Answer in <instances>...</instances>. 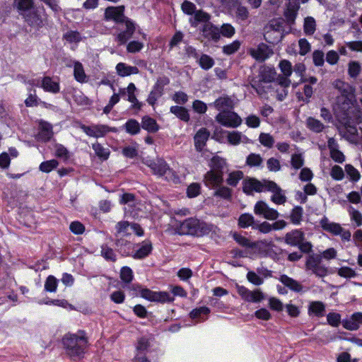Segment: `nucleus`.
Returning <instances> with one entry per match:
<instances>
[{"label":"nucleus","instance_id":"nucleus-1","mask_svg":"<svg viewBox=\"0 0 362 362\" xmlns=\"http://www.w3.org/2000/svg\"><path fill=\"white\" fill-rule=\"evenodd\" d=\"M62 344L65 354L73 361L83 358L89 345L88 338L83 330L64 334Z\"/></svg>","mask_w":362,"mask_h":362},{"label":"nucleus","instance_id":"nucleus-2","mask_svg":"<svg viewBox=\"0 0 362 362\" xmlns=\"http://www.w3.org/2000/svg\"><path fill=\"white\" fill-rule=\"evenodd\" d=\"M333 86L339 93L337 97L336 105L346 115H349V109L355 102L354 88L349 83L340 79L334 81Z\"/></svg>","mask_w":362,"mask_h":362},{"label":"nucleus","instance_id":"nucleus-3","mask_svg":"<svg viewBox=\"0 0 362 362\" xmlns=\"http://www.w3.org/2000/svg\"><path fill=\"white\" fill-rule=\"evenodd\" d=\"M214 226L201 221L197 218H189L181 222L177 227V233L180 235L204 236L209 234Z\"/></svg>","mask_w":362,"mask_h":362},{"label":"nucleus","instance_id":"nucleus-4","mask_svg":"<svg viewBox=\"0 0 362 362\" xmlns=\"http://www.w3.org/2000/svg\"><path fill=\"white\" fill-rule=\"evenodd\" d=\"M145 163L151 168L153 174L159 177H164L168 182H173V183H178L180 182L179 177L169 168L164 160L161 158L153 160H148Z\"/></svg>","mask_w":362,"mask_h":362},{"label":"nucleus","instance_id":"nucleus-5","mask_svg":"<svg viewBox=\"0 0 362 362\" xmlns=\"http://www.w3.org/2000/svg\"><path fill=\"white\" fill-rule=\"evenodd\" d=\"M135 233L138 236H141L144 234L143 230L141 226L137 223H129L128 221H119L115 226V236L117 238L116 245L119 246L123 245V240L121 239Z\"/></svg>","mask_w":362,"mask_h":362},{"label":"nucleus","instance_id":"nucleus-6","mask_svg":"<svg viewBox=\"0 0 362 362\" xmlns=\"http://www.w3.org/2000/svg\"><path fill=\"white\" fill-rule=\"evenodd\" d=\"M285 242L291 246H297L302 252L308 253L313 247L312 244L308 241H305V234L298 229H295L288 232L285 235Z\"/></svg>","mask_w":362,"mask_h":362},{"label":"nucleus","instance_id":"nucleus-7","mask_svg":"<svg viewBox=\"0 0 362 362\" xmlns=\"http://www.w3.org/2000/svg\"><path fill=\"white\" fill-rule=\"evenodd\" d=\"M319 223L324 230L334 235H340L342 240H351V232L343 228L339 223L330 221L326 216L322 217Z\"/></svg>","mask_w":362,"mask_h":362},{"label":"nucleus","instance_id":"nucleus-8","mask_svg":"<svg viewBox=\"0 0 362 362\" xmlns=\"http://www.w3.org/2000/svg\"><path fill=\"white\" fill-rule=\"evenodd\" d=\"M284 23L281 20L271 21L265 28L264 39L269 43L278 42L282 37Z\"/></svg>","mask_w":362,"mask_h":362},{"label":"nucleus","instance_id":"nucleus-9","mask_svg":"<svg viewBox=\"0 0 362 362\" xmlns=\"http://www.w3.org/2000/svg\"><path fill=\"white\" fill-rule=\"evenodd\" d=\"M305 269L319 277L327 274V268L322 264V257L319 255H311L307 258Z\"/></svg>","mask_w":362,"mask_h":362},{"label":"nucleus","instance_id":"nucleus-10","mask_svg":"<svg viewBox=\"0 0 362 362\" xmlns=\"http://www.w3.org/2000/svg\"><path fill=\"white\" fill-rule=\"evenodd\" d=\"M276 76V72L273 66H264L260 68L259 74V82L256 81L251 83L252 87L256 90L259 95L264 93L262 88L260 86L259 83H270L274 81Z\"/></svg>","mask_w":362,"mask_h":362},{"label":"nucleus","instance_id":"nucleus-11","mask_svg":"<svg viewBox=\"0 0 362 362\" xmlns=\"http://www.w3.org/2000/svg\"><path fill=\"white\" fill-rule=\"evenodd\" d=\"M216 121L223 127L228 128H236L242 124L241 117L233 111H222L215 117Z\"/></svg>","mask_w":362,"mask_h":362},{"label":"nucleus","instance_id":"nucleus-12","mask_svg":"<svg viewBox=\"0 0 362 362\" xmlns=\"http://www.w3.org/2000/svg\"><path fill=\"white\" fill-rule=\"evenodd\" d=\"M140 295L142 298L151 301L160 303H172L174 297L166 291H153L148 288H141Z\"/></svg>","mask_w":362,"mask_h":362},{"label":"nucleus","instance_id":"nucleus-13","mask_svg":"<svg viewBox=\"0 0 362 362\" xmlns=\"http://www.w3.org/2000/svg\"><path fill=\"white\" fill-rule=\"evenodd\" d=\"M25 21L31 26L40 28L44 25L46 19L45 10L42 7L31 8L28 13H23Z\"/></svg>","mask_w":362,"mask_h":362},{"label":"nucleus","instance_id":"nucleus-14","mask_svg":"<svg viewBox=\"0 0 362 362\" xmlns=\"http://www.w3.org/2000/svg\"><path fill=\"white\" fill-rule=\"evenodd\" d=\"M237 292L243 300L249 303H259L265 298V295L259 288L250 291L243 286H237Z\"/></svg>","mask_w":362,"mask_h":362},{"label":"nucleus","instance_id":"nucleus-15","mask_svg":"<svg viewBox=\"0 0 362 362\" xmlns=\"http://www.w3.org/2000/svg\"><path fill=\"white\" fill-rule=\"evenodd\" d=\"M30 84L34 86L41 87L45 91L57 93L60 90L59 82L53 80L49 76L37 78L30 81Z\"/></svg>","mask_w":362,"mask_h":362},{"label":"nucleus","instance_id":"nucleus-16","mask_svg":"<svg viewBox=\"0 0 362 362\" xmlns=\"http://www.w3.org/2000/svg\"><path fill=\"white\" fill-rule=\"evenodd\" d=\"M269 182H270V180L259 181L255 178L246 179L243 181V192L247 194H252L255 192H267Z\"/></svg>","mask_w":362,"mask_h":362},{"label":"nucleus","instance_id":"nucleus-17","mask_svg":"<svg viewBox=\"0 0 362 362\" xmlns=\"http://www.w3.org/2000/svg\"><path fill=\"white\" fill-rule=\"evenodd\" d=\"M254 213L257 216L271 221L277 219L279 215L276 209L269 207V205L263 201H259L255 204Z\"/></svg>","mask_w":362,"mask_h":362},{"label":"nucleus","instance_id":"nucleus-18","mask_svg":"<svg viewBox=\"0 0 362 362\" xmlns=\"http://www.w3.org/2000/svg\"><path fill=\"white\" fill-rule=\"evenodd\" d=\"M81 128L88 136L95 138L103 137L110 132H115L114 128L112 129L105 124L82 125Z\"/></svg>","mask_w":362,"mask_h":362},{"label":"nucleus","instance_id":"nucleus-19","mask_svg":"<svg viewBox=\"0 0 362 362\" xmlns=\"http://www.w3.org/2000/svg\"><path fill=\"white\" fill-rule=\"evenodd\" d=\"M121 25H124L125 29L119 28V33L117 35L116 40L119 45H124L132 37L136 30L135 23L130 19L126 20Z\"/></svg>","mask_w":362,"mask_h":362},{"label":"nucleus","instance_id":"nucleus-20","mask_svg":"<svg viewBox=\"0 0 362 362\" xmlns=\"http://www.w3.org/2000/svg\"><path fill=\"white\" fill-rule=\"evenodd\" d=\"M124 6H110L107 7L105 11V16L106 19L112 20L117 23H122L126 21V20H129V18H127L124 15Z\"/></svg>","mask_w":362,"mask_h":362},{"label":"nucleus","instance_id":"nucleus-21","mask_svg":"<svg viewBox=\"0 0 362 362\" xmlns=\"http://www.w3.org/2000/svg\"><path fill=\"white\" fill-rule=\"evenodd\" d=\"M267 192L272 193L271 200L276 204H284L286 202V197L284 191L277 184L273 181H270L267 184Z\"/></svg>","mask_w":362,"mask_h":362},{"label":"nucleus","instance_id":"nucleus-22","mask_svg":"<svg viewBox=\"0 0 362 362\" xmlns=\"http://www.w3.org/2000/svg\"><path fill=\"white\" fill-rule=\"evenodd\" d=\"M250 54L256 60L263 62L272 55L273 51L267 45L261 43L256 48L250 49Z\"/></svg>","mask_w":362,"mask_h":362},{"label":"nucleus","instance_id":"nucleus-23","mask_svg":"<svg viewBox=\"0 0 362 362\" xmlns=\"http://www.w3.org/2000/svg\"><path fill=\"white\" fill-rule=\"evenodd\" d=\"M327 147L329 150L330 157L338 163H342L345 160V156L339 151V146L334 138H329L327 141Z\"/></svg>","mask_w":362,"mask_h":362},{"label":"nucleus","instance_id":"nucleus-24","mask_svg":"<svg viewBox=\"0 0 362 362\" xmlns=\"http://www.w3.org/2000/svg\"><path fill=\"white\" fill-rule=\"evenodd\" d=\"M340 134L342 137L350 143L359 144L360 136L356 127L350 125L345 126L340 130Z\"/></svg>","mask_w":362,"mask_h":362},{"label":"nucleus","instance_id":"nucleus-25","mask_svg":"<svg viewBox=\"0 0 362 362\" xmlns=\"http://www.w3.org/2000/svg\"><path fill=\"white\" fill-rule=\"evenodd\" d=\"M342 325L348 330H357L362 325V313H354L349 318L344 320Z\"/></svg>","mask_w":362,"mask_h":362},{"label":"nucleus","instance_id":"nucleus-26","mask_svg":"<svg viewBox=\"0 0 362 362\" xmlns=\"http://www.w3.org/2000/svg\"><path fill=\"white\" fill-rule=\"evenodd\" d=\"M223 175L209 170L204 175V183L206 186L211 188H216L221 185L223 181Z\"/></svg>","mask_w":362,"mask_h":362},{"label":"nucleus","instance_id":"nucleus-27","mask_svg":"<svg viewBox=\"0 0 362 362\" xmlns=\"http://www.w3.org/2000/svg\"><path fill=\"white\" fill-rule=\"evenodd\" d=\"M53 135L52 126L45 121H40L39 123V132L37 139L41 141H48Z\"/></svg>","mask_w":362,"mask_h":362},{"label":"nucleus","instance_id":"nucleus-28","mask_svg":"<svg viewBox=\"0 0 362 362\" xmlns=\"http://www.w3.org/2000/svg\"><path fill=\"white\" fill-rule=\"evenodd\" d=\"M228 141L233 146H237L240 144H251L252 140L247 138L242 132L238 131L228 132L227 135Z\"/></svg>","mask_w":362,"mask_h":362},{"label":"nucleus","instance_id":"nucleus-29","mask_svg":"<svg viewBox=\"0 0 362 362\" xmlns=\"http://www.w3.org/2000/svg\"><path fill=\"white\" fill-rule=\"evenodd\" d=\"M202 31L204 37L208 40L218 41L220 38L219 28L216 26H214L210 22L203 25Z\"/></svg>","mask_w":362,"mask_h":362},{"label":"nucleus","instance_id":"nucleus-30","mask_svg":"<svg viewBox=\"0 0 362 362\" xmlns=\"http://www.w3.org/2000/svg\"><path fill=\"white\" fill-rule=\"evenodd\" d=\"M279 281L292 291L300 293L305 291L303 285L296 280L288 276L287 275H281Z\"/></svg>","mask_w":362,"mask_h":362},{"label":"nucleus","instance_id":"nucleus-31","mask_svg":"<svg viewBox=\"0 0 362 362\" xmlns=\"http://www.w3.org/2000/svg\"><path fill=\"white\" fill-rule=\"evenodd\" d=\"M209 132L206 128H201L194 137V146L197 151H201L209 137Z\"/></svg>","mask_w":362,"mask_h":362},{"label":"nucleus","instance_id":"nucleus-32","mask_svg":"<svg viewBox=\"0 0 362 362\" xmlns=\"http://www.w3.org/2000/svg\"><path fill=\"white\" fill-rule=\"evenodd\" d=\"M214 106L220 112L222 111H229L233 108V100L228 96H223L216 99L214 103Z\"/></svg>","mask_w":362,"mask_h":362},{"label":"nucleus","instance_id":"nucleus-33","mask_svg":"<svg viewBox=\"0 0 362 362\" xmlns=\"http://www.w3.org/2000/svg\"><path fill=\"white\" fill-rule=\"evenodd\" d=\"M72 64L74 67V76L76 81L81 83H86L88 81V77L82 64L78 61H73ZM67 66H71V64H67Z\"/></svg>","mask_w":362,"mask_h":362},{"label":"nucleus","instance_id":"nucleus-34","mask_svg":"<svg viewBox=\"0 0 362 362\" xmlns=\"http://www.w3.org/2000/svg\"><path fill=\"white\" fill-rule=\"evenodd\" d=\"M117 74L122 77L128 76L132 74H137L139 72L136 66H129L125 63L119 62L116 67Z\"/></svg>","mask_w":362,"mask_h":362},{"label":"nucleus","instance_id":"nucleus-35","mask_svg":"<svg viewBox=\"0 0 362 362\" xmlns=\"http://www.w3.org/2000/svg\"><path fill=\"white\" fill-rule=\"evenodd\" d=\"M325 305L321 301H312L308 305V313L310 316L321 317L324 316Z\"/></svg>","mask_w":362,"mask_h":362},{"label":"nucleus","instance_id":"nucleus-36","mask_svg":"<svg viewBox=\"0 0 362 362\" xmlns=\"http://www.w3.org/2000/svg\"><path fill=\"white\" fill-rule=\"evenodd\" d=\"M194 57L197 59L202 69L209 70L212 68L215 64L214 59L208 54H202L199 56L197 53H195Z\"/></svg>","mask_w":362,"mask_h":362},{"label":"nucleus","instance_id":"nucleus-37","mask_svg":"<svg viewBox=\"0 0 362 362\" xmlns=\"http://www.w3.org/2000/svg\"><path fill=\"white\" fill-rule=\"evenodd\" d=\"M152 250V245L149 241H144L139 249L136 250L132 257L134 259H143L147 257Z\"/></svg>","mask_w":362,"mask_h":362},{"label":"nucleus","instance_id":"nucleus-38","mask_svg":"<svg viewBox=\"0 0 362 362\" xmlns=\"http://www.w3.org/2000/svg\"><path fill=\"white\" fill-rule=\"evenodd\" d=\"M141 127L150 133H155L159 129V125L156 119L149 116H144L142 118Z\"/></svg>","mask_w":362,"mask_h":362},{"label":"nucleus","instance_id":"nucleus-39","mask_svg":"<svg viewBox=\"0 0 362 362\" xmlns=\"http://www.w3.org/2000/svg\"><path fill=\"white\" fill-rule=\"evenodd\" d=\"M92 148L99 159L103 161L108 159L110 153L108 148L104 147L98 141L92 144Z\"/></svg>","mask_w":362,"mask_h":362},{"label":"nucleus","instance_id":"nucleus-40","mask_svg":"<svg viewBox=\"0 0 362 362\" xmlns=\"http://www.w3.org/2000/svg\"><path fill=\"white\" fill-rule=\"evenodd\" d=\"M226 165V161L224 159L215 156L213 157L210 161L209 167L210 171L220 173L223 175V169Z\"/></svg>","mask_w":362,"mask_h":362},{"label":"nucleus","instance_id":"nucleus-41","mask_svg":"<svg viewBox=\"0 0 362 362\" xmlns=\"http://www.w3.org/2000/svg\"><path fill=\"white\" fill-rule=\"evenodd\" d=\"M123 127L124 128L127 133L131 135H135L140 132L141 125L139 122L134 119H129L127 121V122L124 124Z\"/></svg>","mask_w":362,"mask_h":362},{"label":"nucleus","instance_id":"nucleus-42","mask_svg":"<svg viewBox=\"0 0 362 362\" xmlns=\"http://www.w3.org/2000/svg\"><path fill=\"white\" fill-rule=\"evenodd\" d=\"M170 112L174 114L177 117L184 122L189 120V114L187 110L182 106H172L170 110Z\"/></svg>","mask_w":362,"mask_h":362},{"label":"nucleus","instance_id":"nucleus-43","mask_svg":"<svg viewBox=\"0 0 362 362\" xmlns=\"http://www.w3.org/2000/svg\"><path fill=\"white\" fill-rule=\"evenodd\" d=\"M316 30V21L313 17L305 18L303 23V31L306 35H313Z\"/></svg>","mask_w":362,"mask_h":362},{"label":"nucleus","instance_id":"nucleus-44","mask_svg":"<svg viewBox=\"0 0 362 362\" xmlns=\"http://www.w3.org/2000/svg\"><path fill=\"white\" fill-rule=\"evenodd\" d=\"M306 126L310 130L316 133L322 132L325 128V125L320 120L312 117L306 119Z\"/></svg>","mask_w":362,"mask_h":362},{"label":"nucleus","instance_id":"nucleus-45","mask_svg":"<svg viewBox=\"0 0 362 362\" xmlns=\"http://www.w3.org/2000/svg\"><path fill=\"white\" fill-rule=\"evenodd\" d=\"M15 4L23 16V13H28L31 8L35 7L33 0H16Z\"/></svg>","mask_w":362,"mask_h":362},{"label":"nucleus","instance_id":"nucleus-46","mask_svg":"<svg viewBox=\"0 0 362 362\" xmlns=\"http://www.w3.org/2000/svg\"><path fill=\"white\" fill-rule=\"evenodd\" d=\"M210 312L211 310L209 308L202 306L193 309L190 312L189 316L192 319H200L202 320H204L205 318H203L202 316L209 315Z\"/></svg>","mask_w":362,"mask_h":362},{"label":"nucleus","instance_id":"nucleus-47","mask_svg":"<svg viewBox=\"0 0 362 362\" xmlns=\"http://www.w3.org/2000/svg\"><path fill=\"white\" fill-rule=\"evenodd\" d=\"M263 163V158L259 154L252 153L246 158V164L250 167H260Z\"/></svg>","mask_w":362,"mask_h":362},{"label":"nucleus","instance_id":"nucleus-48","mask_svg":"<svg viewBox=\"0 0 362 362\" xmlns=\"http://www.w3.org/2000/svg\"><path fill=\"white\" fill-rule=\"evenodd\" d=\"M361 71V66L358 62L351 61L348 64V74L351 78H356Z\"/></svg>","mask_w":362,"mask_h":362},{"label":"nucleus","instance_id":"nucleus-49","mask_svg":"<svg viewBox=\"0 0 362 362\" xmlns=\"http://www.w3.org/2000/svg\"><path fill=\"white\" fill-rule=\"evenodd\" d=\"M259 141L264 147L272 148L274 146L275 140L274 137L268 133H260Z\"/></svg>","mask_w":362,"mask_h":362},{"label":"nucleus","instance_id":"nucleus-50","mask_svg":"<svg viewBox=\"0 0 362 362\" xmlns=\"http://www.w3.org/2000/svg\"><path fill=\"white\" fill-rule=\"evenodd\" d=\"M243 173L242 171H233L228 175L226 182L230 186L235 187L239 181L243 179Z\"/></svg>","mask_w":362,"mask_h":362},{"label":"nucleus","instance_id":"nucleus-51","mask_svg":"<svg viewBox=\"0 0 362 362\" xmlns=\"http://www.w3.org/2000/svg\"><path fill=\"white\" fill-rule=\"evenodd\" d=\"M59 165V163L55 159H52L49 160L44 161L41 163L39 166V169L40 171L43 173H49L52 170L55 169Z\"/></svg>","mask_w":362,"mask_h":362},{"label":"nucleus","instance_id":"nucleus-52","mask_svg":"<svg viewBox=\"0 0 362 362\" xmlns=\"http://www.w3.org/2000/svg\"><path fill=\"white\" fill-rule=\"evenodd\" d=\"M303 210L301 206H296L293 209L290 216L292 223L295 225L300 224L303 216Z\"/></svg>","mask_w":362,"mask_h":362},{"label":"nucleus","instance_id":"nucleus-53","mask_svg":"<svg viewBox=\"0 0 362 362\" xmlns=\"http://www.w3.org/2000/svg\"><path fill=\"white\" fill-rule=\"evenodd\" d=\"M345 170L350 180L353 182H357L361 177L360 173L353 165L347 164L345 165Z\"/></svg>","mask_w":362,"mask_h":362},{"label":"nucleus","instance_id":"nucleus-54","mask_svg":"<svg viewBox=\"0 0 362 362\" xmlns=\"http://www.w3.org/2000/svg\"><path fill=\"white\" fill-rule=\"evenodd\" d=\"M194 21L192 22L193 26H197L198 23H203L204 24L209 23L210 16L205 12L199 11H197L194 14Z\"/></svg>","mask_w":362,"mask_h":362},{"label":"nucleus","instance_id":"nucleus-55","mask_svg":"<svg viewBox=\"0 0 362 362\" xmlns=\"http://www.w3.org/2000/svg\"><path fill=\"white\" fill-rule=\"evenodd\" d=\"M163 93V91L153 86L147 98L148 103L153 106L158 99L162 96Z\"/></svg>","mask_w":362,"mask_h":362},{"label":"nucleus","instance_id":"nucleus-56","mask_svg":"<svg viewBox=\"0 0 362 362\" xmlns=\"http://www.w3.org/2000/svg\"><path fill=\"white\" fill-rule=\"evenodd\" d=\"M57 279L54 276H49L45 283V290L48 292H55L57 288Z\"/></svg>","mask_w":362,"mask_h":362},{"label":"nucleus","instance_id":"nucleus-57","mask_svg":"<svg viewBox=\"0 0 362 362\" xmlns=\"http://www.w3.org/2000/svg\"><path fill=\"white\" fill-rule=\"evenodd\" d=\"M349 215L351 221L355 222L356 226H362V214L360 211L355 209L353 207L349 208Z\"/></svg>","mask_w":362,"mask_h":362},{"label":"nucleus","instance_id":"nucleus-58","mask_svg":"<svg viewBox=\"0 0 362 362\" xmlns=\"http://www.w3.org/2000/svg\"><path fill=\"white\" fill-rule=\"evenodd\" d=\"M299 54L305 56L311 50V45L305 38H300L298 40Z\"/></svg>","mask_w":362,"mask_h":362},{"label":"nucleus","instance_id":"nucleus-59","mask_svg":"<svg viewBox=\"0 0 362 362\" xmlns=\"http://www.w3.org/2000/svg\"><path fill=\"white\" fill-rule=\"evenodd\" d=\"M101 255L107 260L115 261L116 255L113 250L108 246L103 245L101 247Z\"/></svg>","mask_w":362,"mask_h":362},{"label":"nucleus","instance_id":"nucleus-60","mask_svg":"<svg viewBox=\"0 0 362 362\" xmlns=\"http://www.w3.org/2000/svg\"><path fill=\"white\" fill-rule=\"evenodd\" d=\"M338 274L344 278L351 279L357 276L356 271L349 267H342L339 269Z\"/></svg>","mask_w":362,"mask_h":362},{"label":"nucleus","instance_id":"nucleus-61","mask_svg":"<svg viewBox=\"0 0 362 362\" xmlns=\"http://www.w3.org/2000/svg\"><path fill=\"white\" fill-rule=\"evenodd\" d=\"M253 223L254 217L250 214H242L239 218V225L241 228H247Z\"/></svg>","mask_w":362,"mask_h":362},{"label":"nucleus","instance_id":"nucleus-62","mask_svg":"<svg viewBox=\"0 0 362 362\" xmlns=\"http://www.w3.org/2000/svg\"><path fill=\"white\" fill-rule=\"evenodd\" d=\"M233 238L234 240L240 245L246 247H254L255 243H251L249 239H247L246 237L235 233L233 234Z\"/></svg>","mask_w":362,"mask_h":362},{"label":"nucleus","instance_id":"nucleus-63","mask_svg":"<svg viewBox=\"0 0 362 362\" xmlns=\"http://www.w3.org/2000/svg\"><path fill=\"white\" fill-rule=\"evenodd\" d=\"M64 39L69 42H75L77 43L81 40V34L74 30H69L66 32L64 35Z\"/></svg>","mask_w":362,"mask_h":362},{"label":"nucleus","instance_id":"nucleus-64","mask_svg":"<svg viewBox=\"0 0 362 362\" xmlns=\"http://www.w3.org/2000/svg\"><path fill=\"white\" fill-rule=\"evenodd\" d=\"M291 165L293 168L300 169L304 165V158L300 153H294L291 156Z\"/></svg>","mask_w":362,"mask_h":362}]
</instances>
